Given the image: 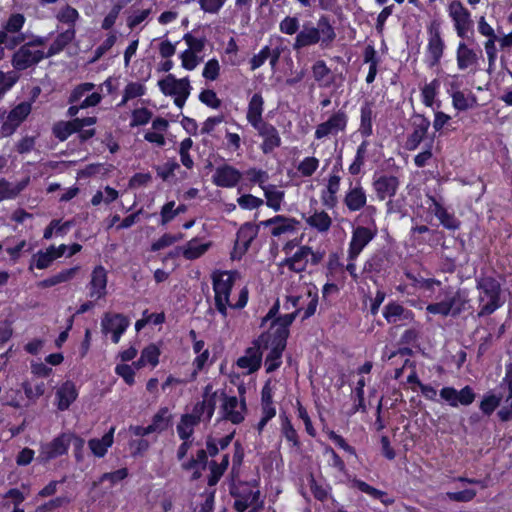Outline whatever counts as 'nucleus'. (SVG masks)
<instances>
[{"label":"nucleus","mask_w":512,"mask_h":512,"mask_svg":"<svg viewBox=\"0 0 512 512\" xmlns=\"http://www.w3.org/2000/svg\"><path fill=\"white\" fill-rule=\"evenodd\" d=\"M72 223L70 221H66L61 223L60 220H52L50 224L45 228L43 233V238L49 240L56 235H65L68 229L71 227Z\"/></svg>","instance_id":"052dcab7"},{"label":"nucleus","mask_w":512,"mask_h":512,"mask_svg":"<svg viewBox=\"0 0 512 512\" xmlns=\"http://www.w3.org/2000/svg\"><path fill=\"white\" fill-rule=\"evenodd\" d=\"M377 229L357 226L353 229L347 251V258L356 260L364 248L375 238Z\"/></svg>","instance_id":"f8f14e48"},{"label":"nucleus","mask_w":512,"mask_h":512,"mask_svg":"<svg viewBox=\"0 0 512 512\" xmlns=\"http://www.w3.org/2000/svg\"><path fill=\"white\" fill-rule=\"evenodd\" d=\"M352 486L358 488L360 491L368 494L372 498L379 499L385 505H390L393 503L392 499L386 498V493L384 491L378 490L362 480L353 479Z\"/></svg>","instance_id":"8fccbe9b"},{"label":"nucleus","mask_w":512,"mask_h":512,"mask_svg":"<svg viewBox=\"0 0 512 512\" xmlns=\"http://www.w3.org/2000/svg\"><path fill=\"white\" fill-rule=\"evenodd\" d=\"M298 222L293 218L277 215L271 219L261 222L264 227L271 228V234L278 237L282 234L293 232Z\"/></svg>","instance_id":"473e14b6"},{"label":"nucleus","mask_w":512,"mask_h":512,"mask_svg":"<svg viewBox=\"0 0 512 512\" xmlns=\"http://www.w3.org/2000/svg\"><path fill=\"white\" fill-rule=\"evenodd\" d=\"M183 40L187 45V51L196 55H201L206 45V38L197 37L191 33H186L183 36Z\"/></svg>","instance_id":"680f3d73"},{"label":"nucleus","mask_w":512,"mask_h":512,"mask_svg":"<svg viewBox=\"0 0 512 512\" xmlns=\"http://www.w3.org/2000/svg\"><path fill=\"white\" fill-rule=\"evenodd\" d=\"M447 11L457 36L462 39L467 37L473 26L469 10L460 1L455 0L449 4Z\"/></svg>","instance_id":"9d476101"},{"label":"nucleus","mask_w":512,"mask_h":512,"mask_svg":"<svg viewBox=\"0 0 512 512\" xmlns=\"http://www.w3.org/2000/svg\"><path fill=\"white\" fill-rule=\"evenodd\" d=\"M315 28L319 35V41L323 44H330L336 38L334 28L330 24L329 19L325 16L319 18L317 27Z\"/></svg>","instance_id":"3c124183"},{"label":"nucleus","mask_w":512,"mask_h":512,"mask_svg":"<svg viewBox=\"0 0 512 512\" xmlns=\"http://www.w3.org/2000/svg\"><path fill=\"white\" fill-rule=\"evenodd\" d=\"M108 272L102 266H96L91 274L87 284L88 296L93 300H99L107 295Z\"/></svg>","instance_id":"a211bd4d"},{"label":"nucleus","mask_w":512,"mask_h":512,"mask_svg":"<svg viewBox=\"0 0 512 512\" xmlns=\"http://www.w3.org/2000/svg\"><path fill=\"white\" fill-rule=\"evenodd\" d=\"M477 289L479 292V317L492 314L504 304L501 296V284L495 278H480L477 281Z\"/></svg>","instance_id":"20e7f679"},{"label":"nucleus","mask_w":512,"mask_h":512,"mask_svg":"<svg viewBox=\"0 0 512 512\" xmlns=\"http://www.w3.org/2000/svg\"><path fill=\"white\" fill-rule=\"evenodd\" d=\"M305 221L311 228L317 230L319 233H326L332 225L331 217L323 210H315L311 215L305 218Z\"/></svg>","instance_id":"c03bdc74"},{"label":"nucleus","mask_w":512,"mask_h":512,"mask_svg":"<svg viewBox=\"0 0 512 512\" xmlns=\"http://www.w3.org/2000/svg\"><path fill=\"white\" fill-rule=\"evenodd\" d=\"M347 124L348 115L346 111L339 109L331 113L326 120L316 126L314 136L317 140L337 137L340 133H345Z\"/></svg>","instance_id":"6e6552de"},{"label":"nucleus","mask_w":512,"mask_h":512,"mask_svg":"<svg viewBox=\"0 0 512 512\" xmlns=\"http://www.w3.org/2000/svg\"><path fill=\"white\" fill-rule=\"evenodd\" d=\"M367 148H368V142L367 141H363L358 146L357 151H356V155H355V158H354V161L349 166V172L352 175H357L358 173H360L361 168H362V166L364 165V162H365Z\"/></svg>","instance_id":"e2e57ef3"},{"label":"nucleus","mask_w":512,"mask_h":512,"mask_svg":"<svg viewBox=\"0 0 512 512\" xmlns=\"http://www.w3.org/2000/svg\"><path fill=\"white\" fill-rule=\"evenodd\" d=\"M171 422V415L168 408H161L152 418L151 424L148 425L152 433H161L166 430Z\"/></svg>","instance_id":"09e8293b"},{"label":"nucleus","mask_w":512,"mask_h":512,"mask_svg":"<svg viewBox=\"0 0 512 512\" xmlns=\"http://www.w3.org/2000/svg\"><path fill=\"white\" fill-rule=\"evenodd\" d=\"M256 235L257 229L252 224H244L237 232L235 253H244Z\"/></svg>","instance_id":"a19ab883"},{"label":"nucleus","mask_w":512,"mask_h":512,"mask_svg":"<svg viewBox=\"0 0 512 512\" xmlns=\"http://www.w3.org/2000/svg\"><path fill=\"white\" fill-rule=\"evenodd\" d=\"M242 178V173L229 164H223L215 168L212 175L214 185L221 188H234Z\"/></svg>","instance_id":"4be33fe9"},{"label":"nucleus","mask_w":512,"mask_h":512,"mask_svg":"<svg viewBox=\"0 0 512 512\" xmlns=\"http://www.w3.org/2000/svg\"><path fill=\"white\" fill-rule=\"evenodd\" d=\"M102 331L112 334V341L118 343L121 335L129 326V320L121 314H106L101 322Z\"/></svg>","instance_id":"5701e85b"},{"label":"nucleus","mask_w":512,"mask_h":512,"mask_svg":"<svg viewBox=\"0 0 512 512\" xmlns=\"http://www.w3.org/2000/svg\"><path fill=\"white\" fill-rule=\"evenodd\" d=\"M263 104L264 100L258 93L254 94L250 99L247 120L254 128L264 124V122H262Z\"/></svg>","instance_id":"ea45409f"},{"label":"nucleus","mask_w":512,"mask_h":512,"mask_svg":"<svg viewBox=\"0 0 512 512\" xmlns=\"http://www.w3.org/2000/svg\"><path fill=\"white\" fill-rule=\"evenodd\" d=\"M415 287L428 297L438 291L436 301L426 306L429 314L456 317L465 310L469 301L465 291L442 287L441 282L434 279L416 280Z\"/></svg>","instance_id":"f03ea898"},{"label":"nucleus","mask_w":512,"mask_h":512,"mask_svg":"<svg viewBox=\"0 0 512 512\" xmlns=\"http://www.w3.org/2000/svg\"><path fill=\"white\" fill-rule=\"evenodd\" d=\"M145 86L140 82H131L126 85L120 105H124L127 101L141 97L145 94Z\"/></svg>","instance_id":"69168bd1"},{"label":"nucleus","mask_w":512,"mask_h":512,"mask_svg":"<svg viewBox=\"0 0 512 512\" xmlns=\"http://www.w3.org/2000/svg\"><path fill=\"white\" fill-rule=\"evenodd\" d=\"M255 129L263 139V143L261 145L263 153L268 154L280 146L281 138L274 126L268 123H264Z\"/></svg>","instance_id":"c756f323"},{"label":"nucleus","mask_w":512,"mask_h":512,"mask_svg":"<svg viewBox=\"0 0 512 512\" xmlns=\"http://www.w3.org/2000/svg\"><path fill=\"white\" fill-rule=\"evenodd\" d=\"M361 121H360V127L359 132L364 137H368L372 134V119H373V109L372 104L366 102L361 106Z\"/></svg>","instance_id":"603ef678"},{"label":"nucleus","mask_w":512,"mask_h":512,"mask_svg":"<svg viewBox=\"0 0 512 512\" xmlns=\"http://www.w3.org/2000/svg\"><path fill=\"white\" fill-rule=\"evenodd\" d=\"M439 395L451 407H458L459 405L468 406L475 400V393L470 386H465L461 390L448 386L443 387Z\"/></svg>","instance_id":"412c9836"},{"label":"nucleus","mask_w":512,"mask_h":512,"mask_svg":"<svg viewBox=\"0 0 512 512\" xmlns=\"http://www.w3.org/2000/svg\"><path fill=\"white\" fill-rule=\"evenodd\" d=\"M429 127L430 121L426 117L416 115L413 119V131L405 143L406 149L410 151L415 150L426 136Z\"/></svg>","instance_id":"a878e982"},{"label":"nucleus","mask_w":512,"mask_h":512,"mask_svg":"<svg viewBox=\"0 0 512 512\" xmlns=\"http://www.w3.org/2000/svg\"><path fill=\"white\" fill-rule=\"evenodd\" d=\"M367 202V195L360 183L350 186L344 197V204L350 212L361 210Z\"/></svg>","instance_id":"7c9ffc66"},{"label":"nucleus","mask_w":512,"mask_h":512,"mask_svg":"<svg viewBox=\"0 0 512 512\" xmlns=\"http://www.w3.org/2000/svg\"><path fill=\"white\" fill-rule=\"evenodd\" d=\"M482 53L470 47L463 40L460 41L456 48V63L460 71H469L475 73L479 70V63Z\"/></svg>","instance_id":"ddd939ff"},{"label":"nucleus","mask_w":512,"mask_h":512,"mask_svg":"<svg viewBox=\"0 0 512 512\" xmlns=\"http://www.w3.org/2000/svg\"><path fill=\"white\" fill-rule=\"evenodd\" d=\"M277 385V381L269 379L263 386L261 392V417L269 421L276 415V409L273 405V396Z\"/></svg>","instance_id":"cd10ccee"},{"label":"nucleus","mask_w":512,"mask_h":512,"mask_svg":"<svg viewBox=\"0 0 512 512\" xmlns=\"http://www.w3.org/2000/svg\"><path fill=\"white\" fill-rule=\"evenodd\" d=\"M96 123L95 117H86L83 119H73L72 121L59 122L54 126L55 136L61 140H66L73 133L80 131L85 126H93Z\"/></svg>","instance_id":"b1692460"},{"label":"nucleus","mask_w":512,"mask_h":512,"mask_svg":"<svg viewBox=\"0 0 512 512\" xmlns=\"http://www.w3.org/2000/svg\"><path fill=\"white\" fill-rule=\"evenodd\" d=\"M31 112V104L22 102L13 108L1 126L0 136L12 135Z\"/></svg>","instance_id":"aec40b11"},{"label":"nucleus","mask_w":512,"mask_h":512,"mask_svg":"<svg viewBox=\"0 0 512 512\" xmlns=\"http://www.w3.org/2000/svg\"><path fill=\"white\" fill-rule=\"evenodd\" d=\"M312 77L319 87L328 88L334 81L335 77L331 69L323 60H317L311 67Z\"/></svg>","instance_id":"e433bc0d"},{"label":"nucleus","mask_w":512,"mask_h":512,"mask_svg":"<svg viewBox=\"0 0 512 512\" xmlns=\"http://www.w3.org/2000/svg\"><path fill=\"white\" fill-rule=\"evenodd\" d=\"M434 213L436 217L439 219L441 224L447 229L455 230L459 227L458 220L451 214L447 212L445 208H443L439 203H437L434 199Z\"/></svg>","instance_id":"13d9d810"},{"label":"nucleus","mask_w":512,"mask_h":512,"mask_svg":"<svg viewBox=\"0 0 512 512\" xmlns=\"http://www.w3.org/2000/svg\"><path fill=\"white\" fill-rule=\"evenodd\" d=\"M71 444L70 433H63L54 438L51 442L43 444L40 448L39 460L48 462L58 456L64 455Z\"/></svg>","instance_id":"f3484780"},{"label":"nucleus","mask_w":512,"mask_h":512,"mask_svg":"<svg viewBox=\"0 0 512 512\" xmlns=\"http://www.w3.org/2000/svg\"><path fill=\"white\" fill-rule=\"evenodd\" d=\"M450 97L452 99V106L458 111L468 110L476 104V98L471 93L465 94L461 91L453 93Z\"/></svg>","instance_id":"864d4df0"},{"label":"nucleus","mask_w":512,"mask_h":512,"mask_svg":"<svg viewBox=\"0 0 512 512\" xmlns=\"http://www.w3.org/2000/svg\"><path fill=\"white\" fill-rule=\"evenodd\" d=\"M262 190L266 199V205L275 212L280 211L284 202L285 192L272 184L262 186Z\"/></svg>","instance_id":"79ce46f5"},{"label":"nucleus","mask_w":512,"mask_h":512,"mask_svg":"<svg viewBox=\"0 0 512 512\" xmlns=\"http://www.w3.org/2000/svg\"><path fill=\"white\" fill-rule=\"evenodd\" d=\"M161 351L155 344H150L141 351L140 358L133 363L135 369H141L145 366L155 368L159 364Z\"/></svg>","instance_id":"58836bf2"},{"label":"nucleus","mask_w":512,"mask_h":512,"mask_svg":"<svg viewBox=\"0 0 512 512\" xmlns=\"http://www.w3.org/2000/svg\"><path fill=\"white\" fill-rule=\"evenodd\" d=\"M440 89V81L438 79H433L429 83H425L421 89V102L429 108L435 109L439 108L441 102L438 100V94Z\"/></svg>","instance_id":"4c0bfd02"},{"label":"nucleus","mask_w":512,"mask_h":512,"mask_svg":"<svg viewBox=\"0 0 512 512\" xmlns=\"http://www.w3.org/2000/svg\"><path fill=\"white\" fill-rule=\"evenodd\" d=\"M233 493L236 497L234 507L238 512H244L248 507L255 510L262 505L259 501L260 491L255 486L246 483L237 487Z\"/></svg>","instance_id":"2eb2a0df"},{"label":"nucleus","mask_w":512,"mask_h":512,"mask_svg":"<svg viewBox=\"0 0 512 512\" xmlns=\"http://www.w3.org/2000/svg\"><path fill=\"white\" fill-rule=\"evenodd\" d=\"M115 427H111L101 438H91L88 447L93 456L103 458L114 443Z\"/></svg>","instance_id":"f704fd0d"},{"label":"nucleus","mask_w":512,"mask_h":512,"mask_svg":"<svg viewBox=\"0 0 512 512\" xmlns=\"http://www.w3.org/2000/svg\"><path fill=\"white\" fill-rule=\"evenodd\" d=\"M502 401V396H498L493 391H489L484 394L481 402H480V410L483 414L489 416L491 415L497 408H500Z\"/></svg>","instance_id":"5fc2aeb1"},{"label":"nucleus","mask_w":512,"mask_h":512,"mask_svg":"<svg viewBox=\"0 0 512 512\" xmlns=\"http://www.w3.org/2000/svg\"><path fill=\"white\" fill-rule=\"evenodd\" d=\"M322 257L321 253L313 251L311 247L301 246L293 255L285 258L279 264V267L282 269V274L285 273V269L294 272L298 282H300L304 278L302 273L307 269L308 265L319 264Z\"/></svg>","instance_id":"39448f33"},{"label":"nucleus","mask_w":512,"mask_h":512,"mask_svg":"<svg viewBox=\"0 0 512 512\" xmlns=\"http://www.w3.org/2000/svg\"><path fill=\"white\" fill-rule=\"evenodd\" d=\"M79 17L80 15L78 11L69 5L61 7L56 15V18L59 22L71 26L75 24Z\"/></svg>","instance_id":"338daca9"},{"label":"nucleus","mask_w":512,"mask_h":512,"mask_svg":"<svg viewBox=\"0 0 512 512\" xmlns=\"http://www.w3.org/2000/svg\"><path fill=\"white\" fill-rule=\"evenodd\" d=\"M118 196L119 193L117 190L110 186H106L103 190H99L93 195L91 204L93 206H98L101 203L110 204L111 202L115 201Z\"/></svg>","instance_id":"bf43d9fd"},{"label":"nucleus","mask_w":512,"mask_h":512,"mask_svg":"<svg viewBox=\"0 0 512 512\" xmlns=\"http://www.w3.org/2000/svg\"><path fill=\"white\" fill-rule=\"evenodd\" d=\"M199 424L197 420L191 417L188 413L182 415L180 422L177 425V433L182 440H188L194 428Z\"/></svg>","instance_id":"6e6d98bb"},{"label":"nucleus","mask_w":512,"mask_h":512,"mask_svg":"<svg viewBox=\"0 0 512 512\" xmlns=\"http://www.w3.org/2000/svg\"><path fill=\"white\" fill-rule=\"evenodd\" d=\"M222 417L233 424L241 423L246 416L247 407L244 398L236 396H224L221 404Z\"/></svg>","instance_id":"4468645a"},{"label":"nucleus","mask_w":512,"mask_h":512,"mask_svg":"<svg viewBox=\"0 0 512 512\" xmlns=\"http://www.w3.org/2000/svg\"><path fill=\"white\" fill-rule=\"evenodd\" d=\"M262 353L260 347L248 348L243 356L237 360V366L250 374L257 371L261 366Z\"/></svg>","instance_id":"72a5a7b5"},{"label":"nucleus","mask_w":512,"mask_h":512,"mask_svg":"<svg viewBox=\"0 0 512 512\" xmlns=\"http://www.w3.org/2000/svg\"><path fill=\"white\" fill-rule=\"evenodd\" d=\"M215 305L219 313L226 318L227 309H241L248 301V290L240 283L236 271H215L212 274Z\"/></svg>","instance_id":"7ed1b4c3"},{"label":"nucleus","mask_w":512,"mask_h":512,"mask_svg":"<svg viewBox=\"0 0 512 512\" xmlns=\"http://www.w3.org/2000/svg\"><path fill=\"white\" fill-rule=\"evenodd\" d=\"M286 298L287 301L284 304V308L286 310L294 308L295 310L293 312L275 318L279 309L278 304H275L263 318L262 326L269 324V328L265 334L260 336L259 344L266 349H270L266 358L281 360L282 352L286 347V340L289 334L288 328L297 314L303 310L302 318L307 319L315 313L317 308V290L315 287L306 285L305 283L299 286V291L295 290L293 286L287 289Z\"/></svg>","instance_id":"f257e3e1"},{"label":"nucleus","mask_w":512,"mask_h":512,"mask_svg":"<svg viewBox=\"0 0 512 512\" xmlns=\"http://www.w3.org/2000/svg\"><path fill=\"white\" fill-rule=\"evenodd\" d=\"M29 178L17 183L8 182L4 178H0V202L7 199L15 198L28 185Z\"/></svg>","instance_id":"49530a36"},{"label":"nucleus","mask_w":512,"mask_h":512,"mask_svg":"<svg viewBox=\"0 0 512 512\" xmlns=\"http://www.w3.org/2000/svg\"><path fill=\"white\" fill-rule=\"evenodd\" d=\"M75 37L74 28H69L57 36L47 52L48 57L59 53Z\"/></svg>","instance_id":"4d7b16f0"},{"label":"nucleus","mask_w":512,"mask_h":512,"mask_svg":"<svg viewBox=\"0 0 512 512\" xmlns=\"http://www.w3.org/2000/svg\"><path fill=\"white\" fill-rule=\"evenodd\" d=\"M57 259L55 253L53 252L51 246L46 248L45 250H39L32 256L30 270L33 267L37 269L43 270L51 266V264Z\"/></svg>","instance_id":"de8ad7c7"},{"label":"nucleus","mask_w":512,"mask_h":512,"mask_svg":"<svg viewBox=\"0 0 512 512\" xmlns=\"http://www.w3.org/2000/svg\"><path fill=\"white\" fill-rule=\"evenodd\" d=\"M158 87L164 95L173 97L175 105L180 109L185 105L191 92L189 78L177 79L173 74L159 80Z\"/></svg>","instance_id":"0eeeda50"},{"label":"nucleus","mask_w":512,"mask_h":512,"mask_svg":"<svg viewBox=\"0 0 512 512\" xmlns=\"http://www.w3.org/2000/svg\"><path fill=\"white\" fill-rule=\"evenodd\" d=\"M383 317L389 324H402L413 321L414 313L396 302H390L383 309Z\"/></svg>","instance_id":"bb28decb"},{"label":"nucleus","mask_w":512,"mask_h":512,"mask_svg":"<svg viewBox=\"0 0 512 512\" xmlns=\"http://www.w3.org/2000/svg\"><path fill=\"white\" fill-rule=\"evenodd\" d=\"M445 50V43L441 36L440 23L431 21L427 26L426 61L430 67L439 64Z\"/></svg>","instance_id":"1a4fd4ad"},{"label":"nucleus","mask_w":512,"mask_h":512,"mask_svg":"<svg viewBox=\"0 0 512 512\" xmlns=\"http://www.w3.org/2000/svg\"><path fill=\"white\" fill-rule=\"evenodd\" d=\"M102 95L95 91L93 83H82L77 85L70 94V103H80L81 108L94 107L100 103Z\"/></svg>","instance_id":"dca6fc26"},{"label":"nucleus","mask_w":512,"mask_h":512,"mask_svg":"<svg viewBox=\"0 0 512 512\" xmlns=\"http://www.w3.org/2000/svg\"><path fill=\"white\" fill-rule=\"evenodd\" d=\"M374 189L380 200L393 197L399 187V181L395 176H380L373 183Z\"/></svg>","instance_id":"c9c22d12"},{"label":"nucleus","mask_w":512,"mask_h":512,"mask_svg":"<svg viewBox=\"0 0 512 512\" xmlns=\"http://www.w3.org/2000/svg\"><path fill=\"white\" fill-rule=\"evenodd\" d=\"M320 164L319 159L313 156L305 157L297 166V171L301 176L310 177L312 176L316 170L318 169Z\"/></svg>","instance_id":"0e129e2a"},{"label":"nucleus","mask_w":512,"mask_h":512,"mask_svg":"<svg viewBox=\"0 0 512 512\" xmlns=\"http://www.w3.org/2000/svg\"><path fill=\"white\" fill-rule=\"evenodd\" d=\"M501 386L507 388V394L502 397L497 416L503 422L512 421V365L506 368V374L502 379Z\"/></svg>","instance_id":"393cba45"},{"label":"nucleus","mask_w":512,"mask_h":512,"mask_svg":"<svg viewBox=\"0 0 512 512\" xmlns=\"http://www.w3.org/2000/svg\"><path fill=\"white\" fill-rule=\"evenodd\" d=\"M217 402V392L213 390V386L208 384L205 386L202 400L198 401L188 414L201 422H209L214 414Z\"/></svg>","instance_id":"9b49d317"},{"label":"nucleus","mask_w":512,"mask_h":512,"mask_svg":"<svg viewBox=\"0 0 512 512\" xmlns=\"http://www.w3.org/2000/svg\"><path fill=\"white\" fill-rule=\"evenodd\" d=\"M48 57L42 39L24 44L14 53L12 64L17 70H24Z\"/></svg>","instance_id":"423d86ee"},{"label":"nucleus","mask_w":512,"mask_h":512,"mask_svg":"<svg viewBox=\"0 0 512 512\" xmlns=\"http://www.w3.org/2000/svg\"><path fill=\"white\" fill-rule=\"evenodd\" d=\"M477 30L479 34L486 38L484 42V49L487 55L489 65H494L497 59L496 42L498 34L495 29L487 22L484 16L479 17L477 21Z\"/></svg>","instance_id":"6ab92c4d"},{"label":"nucleus","mask_w":512,"mask_h":512,"mask_svg":"<svg viewBox=\"0 0 512 512\" xmlns=\"http://www.w3.org/2000/svg\"><path fill=\"white\" fill-rule=\"evenodd\" d=\"M181 66L187 71H193L203 61L202 55H196L187 50L180 53Z\"/></svg>","instance_id":"774afa93"},{"label":"nucleus","mask_w":512,"mask_h":512,"mask_svg":"<svg viewBox=\"0 0 512 512\" xmlns=\"http://www.w3.org/2000/svg\"><path fill=\"white\" fill-rule=\"evenodd\" d=\"M78 390L74 382L67 380L56 390V406L60 411L67 410L77 399Z\"/></svg>","instance_id":"c85d7f7f"},{"label":"nucleus","mask_w":512,"mask_h":512,"mask_svg":"<svg viewBox=\"0 0 512 512\" xmlns=\"http://www.w3.org/2000/svg\"><path fill=\"white\" fill-rule=\"evenodd\" d=\"M340 181V176L336 174L330 175L325 189L321 191V202L328 209L335 208L338 203L337 193L340 190Z\"/></svg>","instance_id":"2f4dec72"},{"label":"nucleus","mask_w":512,"mask_h":512,"mask_svg":"<svg viewBox=\"0 0 512 512\" xmlns=\"http://www.w3.org/2000/svg\"><path fill=\"white\" fill-rule=\"evenodd\" d=\"M319 42V35L316 28L309 25H304L302 30L297 34L293 48L295 50L303 47L311 46Z\"/></svg>","instance_id":"a18cd8bd"},{"label":"nucleus","mask_w":512,"mask_h":512,"mask_svg":"<svg viewBox=\"0 0 512 512\" xmlns=\"http://www.w3.org/2000/svg\"><path fill=\"white\" fill-rule=\"evenodd\" d=\"M210 242H201L193 238L183 245L182 256L187 260H194L204 255L210 248Z\"/></svg>","instance_id":"37998d69"}]
</instances>
